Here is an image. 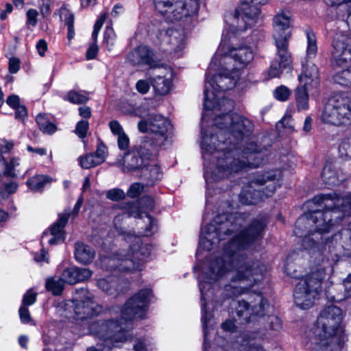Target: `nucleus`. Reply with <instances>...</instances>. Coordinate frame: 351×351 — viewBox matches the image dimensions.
<instances>
[{
  "label": "nucleus",
  "instance_id": "680f3d73",
  "mask_svg": "<svg viewBox=\"0 0 351 351\" xmlns=\"http://www.w3.org/2000/svg\"><path fill=\"white\" fill-rule=\"evenodd\" d=\"M285 272L292 278H297L298 277L293 263H287L285 266Z\"/></svg>",
  "mask_w": 351,
  "mask_h": 351
},
{
  "label": "nucleus",
  "instance_id": "bb28decb",
  "mask_svg": "<svg viewBox=\"0 0 351 351\" xmlns=\"http://www.w3.org/2000/svg\"><path fill=\"white\" fill-rule=\"evenodd\" d=\"M128 211L124 212L122 214L117 215L114 219V227L117 229L119 236L122 238V239L127 241L128 240V235H134L130 232H125L121 227L122 221L130 217L143 218V213H140L138 212H134V210L137 209V206L134 203H128Z\"/></svg>",
  "mask_w": 351,
  "mask_h": 351
},
{
  "label": "nucleus",
  "instance_id": "0eeeda50",
  "mask_svg": "<svg viewBox=\"0 0 351 351\" xmlns=\"http://www.w3.org/2000/svg\"><path fill=\"white\" fill-rule=\"evenodd\" d=\"M130 252L125 250L114 252L111 256L99 254L97 265L104 269L119 270L122 272H132L141 269L144 261L150 256L152 246L142 245L141 239L134 235H128Z\"/></svg>",
  "mask_w": 351,
  "mask_h": 351
},
{
  "label": "nucleus",
  "instance_id": "9d476101",
  "mask_svg": "<svg viewBox=\"0 0 351 351\" xmlns=\"http://www.w3.org/2000/svg\"><path fill=\"white\" fill-rule=\"evenodd\" d=\"M332 46V56L335 64L343 66L351 62V37L336 34ZM334 79L342 86H351V66L337 73Z\"/></svg>",
  "mask_w": 351,
  "mask_h": 351
},
{
  "label": "nucleus",
  "instance_id": "cd10ccee",
  "mask_svg": "<svg viewBox=\"0 0 351 351\" xmlns=\"http://www.w3.org/2000/svg\"><path fill=\"white\" fill-rule=\"evenodd\" d=\"M74 256L77 262L87 265L94 260L95 251L92 247L84 243L77 242L75 244Z\"/></svg>",
  "mask_w": 351,
  "mask_h": 351
},
{
  "label": "nucleus",
  "instance_id": "4c0bfd02",
  "mask_svg": "<svg viewBox=\"0 0 351 351\" xmlns=\"http://www.w3.org/2000/svg\"><path fill=\"white\" fill-rule=\"evenodd\" d=\"M97 285L98 288L108 294L112 295L117 292V281L111 276L99 279Z\"/></svg>",
  "mask_w": 351,
  "mask_h": 351
},
{
  "label": "nucleus",
  "instance_id": "338daca9",
  "mask_svg": "<svg viewBox=\"0 0 351 351\" xmlns=\"http://www.w3.org/2000/svg\"><path fill=\"white\" fill-rule=\"evenodd\" d=\"M15 109V117L18 119H23L27 115V110L25 106H19Z\"/></svg>",
  "mask_w": 351,
  "mask_h": 351
},
{
  "label": "nucleus",
  "instance_id": "c756f323",
  "mask_svg": "<svg viewBox=\"0 0 351 351\" xmlns=\"http://www.w3.org/2000/svg\"><path fill=\"white\" fill-rule=\"evenodd\" d=\"M141 177L147 181V185H154L161 180L162 173L160 167L155 163L147 162V165L143 168Z\"/></svg>",
  "mask_w": 351,
  "mask_h": 351
},
{
  "label": "nucleus",
  "instance_id": "5701e85b",
  "mask_svg": "<svg viewBox=\"0 0 351 351\" xmlns=\"http://www.w3.org/2000/svg\"><path fill=\"white\" fill-rule=\"evenodd\" d=\"M127 60L134 66L142 64L148 65L150 67L157 66L153 51L147 46H139L131 51L127 56Z\"/></svg>",
  "mask_w": 351,
  "mask_h": 351
},
{
  "label": "nucleus",
  "instance_id": "2eb2a0df",
  "mask_svg": "<svg viewBox=\"0 0 351 351\" xmlns=\"http://www.w3.org/2000/svg\"><path fill=\"white\" fill-rule=\"evenodd\" d=\"M319 71L313 63L303 64V72L299 75L300 86L295 90V100L299 110H306L308 107V90L311 87H317L319 80Z\"/></svg>",
  "mask_w": 351,
  "mask_h": 351
},
{
  "label": "nucleus",
  "instance_id": "4468645a",
  "mask_svg": "<svg viewBox=\"0 0 351 351\" xmlns=\"http://www.w3.org/2000/svg\"><path fill=\"white\" fill-rule=\"evenodd\" d=\"M171 128L170 121L158 114L149 115L147 119H143L138 123L139 132H147L153 135V142L151 144L156 147L164 145Z\"/></svg>",
  "mask_w": 351,
  "mask_h": 351
},
{
  "label": "nucleus",
  "instance_id": "37998d69",
  "mask_svg": "<svg viewBox=\"0 0 351 351\" xmlns=\"http://www.w3.org/2000/svg\"><path fill=\"white\" fill-rule=\"evenodd\" d=\"M291 91L285 86H280L274 92V97L281 101L287 100L290 96Z\"/></svg>",
  "mask_w": 351,
  "mask_h": 351
},
{
  "label": "nucleus",
  "instance_id": "f3484780",
  "mask_svg": "<svg viewBox=\"0 0 351 351\" xmlns=\"http://www.w3.org/2000/svg\"><path fill=\"white\" fill-rule=\"evenodd\" d=\"M254 299L250 303L244 300L238 302L236 313L241 323H247L263 316L266 308L269 307L267 300L261 293H254Z\"/></svg>",
  "mask_w": 351,
  "mask_h": 351
},
{
  "label": "nucleus",
  "instance_id": "7c9ffc66",
  "mask_svg": "<svg viewBox=\"0 0 351 351\" xmlns=\"http://www.w3.org/2000/svg\"><path fill=\"white\" fill-rule=\"evenodd\" d=\"M322 178L325 184L329 186L337 185L344 180V177L339 174L331 162H327L324 166Z\"/></svg>",
  "mask_w": 351,
  "mask_h": 351
},
{
  "label": "nucleus",
  "instance_id": "4d7b16f0",
  "mask_svg": "<svg viewBox=\"0 0 351 351\" xmlns=\"http://www.w3.org/2000/svg\"><path fill=\"white\" fill-rule=\"evenodd\" d=\"M149 88V82L145 80H140L136 84V90L141 94L147 93Z\"/></svg>",
  "mask_w": 351,
  "mask_h": 351
},
{
  "label": "nucleus",
  "instance_id": "58836bf2",
  "mask_svg": "<svg viewBox=\"0 0 351 351\" xmlns=\"http://www.w3.org/2000/svg\"><path fill=\"white\" fill-rule=\"evenodd\" d=\"M36 122L40 130L45 134H52L56 131V125L48 120L45 114H38L36 117Z\"/></svg>",
  "mask_w": 351,
  "mask_h": 351
},
{
  "label": "nucleus",
  "instance_id": "2f4dec72",
  "mask_svg": "<svg viewBox=\"0 0 351 351\" xmlns=\"http://www.w3.org/2000/svg\"><path fill=\"white\" fill-rule=\"evenodd\" d=\"M52 178L45 175H36L26 182L27 186L33 192H41L47 184H51Z\"/></svg>",
  "mask_w": 351,
  "mask_h": 351
},
{
  "label": "nucleus",
  "instance_id": "864d4df0",
  "mask_svg": "<svg viewBox=\"0 0 351 351\" xmlns=\"http://www.w3.org/2000/svg\"><path fill=\"white\" fill-rule=\"evenodd\" d=\"M27 16V24L32 27L36 26L37 23V18L38 12L34 9H29L26 13Z\"/></svg>",
  "mask_w": 351,
  "mask_h": 351
},
{
  "label": "nucleus",
  "instance_id": "bf43d9fd",
  "mask_svg": "<svg viewBox=\"0 0 351 351\" xmlns=\"http://www.w3.org/2000/svg\"><path fill=\"white\" fill-rule=\"evenodd\" d=\"M118 136V146L121 149H125L128 147L129 145V138L125 134V132Z\"/></svg>",
  "mask_w": 351,
  "mask_h": 351
},
{
  "label": "nucleus",
  "instance_id": "f03ea898",
  "mask_svg": "<svg viewBox=\"0 0 351 351\" xmlns=\"http://www.w3.org/2000/svg\"><path fill=\"white\" fill-rule=\"evenodd\" d=\"M221 90H210L209 104L205 110H224L214 119L215 134L202 130L201 149L206 183L233 176L263 163L262 154L257 152L256 145L247 143L254 125L247 118L230 113L234 107L232 100L222 97Z\"/></svg>",
  "mask_w": 351,
  "mask_h": 351
},
{
  "label": "nucleus",
  "instance_id": "4be33fe9",
  "mask_svg": "<svg viewBox=\"0 0 351 351\" xmlns=\"http://www.w3.org/2000/svg\"><path fill=\"white\" fill-rule=\"evenodd\" d=\"M155 77L150 78L155 92L160 95L168 94L172 88V70L169 67L159 69Z\"/></svg>",
  "mask_w": 351,
  "mask_h": 351
},
{
  "label": "nucleus",
  "instance_id": "c9c22d12",
  "mask_svg": "<svg viewBox=\"0 0 351 351\" xmlns=\"http://www.w3.org/2000/svg\"><path fill=\"white\" fill-rule=\"evenodd\" d=\"M343 287H344L343 295L337 293L333 294L332 290L328 291V297L334 302H340L351 296V274H350L343 281Z\"/></svg>",
  "mask_w": 351,
  "mask_h": 351
},
{
  "label": "nucleus",
  "instance_id": "e433bc0d",
  "mask_svg": "<svg viewBox=\"0 0 351 351\" xmlns=\"http://www.w3.org/2000/svg\"><path fill=\"white\" fill-rule=\"evenodd\" d=\"M307 47L306 51V56L308 60H312L315 58L318 47L317 45V40L315 34L311 30L306 32Z\"/></svg>",
  "mask_w": 351,
  "mask_h": 351
},
{
  "label": "nucleus",
  "instance_id": "ea45409f",
  "mask_svg": "<svg viewBox=\"0 0 351 351\" xmlns=\"http://www.w3.org/2000/svg\"><path fill=\"white\" fill-rule=\"evenodd\" d=\"M238 342L241 343L239 351H265L261 346L254 342V339L247 335L243 336L241 341Z\"/></svg>",
  "mask_w": 351,
  "mask_h": 351
},
{
  "label": "nucleus",
  "instance_id": "09e8293b",
  "mask_svg": "<svg viewBox=\"0 0 351 351\" xmlns=\"http://www.w3.org/2000/svg\"><path fill=\"white\" fill-rule=\"evenodd\" d=\"M125 195L124 191L119 189L109 190L106 193L107 198L113 201L122 199L125 197Z\"/></svg>",
  "mask_w": 351,
  "mask_h": 351
},
{
  "label": "nucleus",
  "instance_id": "69168bd1",
  "mask_svg": "<svg viewBox=\"0 0 351 351\" xmlns=\"http://www.w3.org/2000/svg\"><path fill=\"white\" fill-rule=\"evenodd\" d=\"M339 149L346 151V155L351 158V138L342 142Z\"/></svg>",
  "mask_w": 351,
  "mask_h": 351
},
{
  "label": "nucleus",
  "instance_id": "aec40b11",
  "mask_svg": "<svg viewBox=\"0 0 351 351\" xmlns=\"http://www.w3.org/2000/svg\"><path fill=\"white\" fill-rule=\"evenodd\" d=\"M185 47V35L182 29L169 28L162 35L161 48L174 57H180Z\"/></svg>",
  "mask_w": 351,
  "mask_h": 351
},
{
  "label": "nucleus",
  "instance_id": "473e14b6",
  "mask_svg": "<svg viewBox=\"0 0 351 351\" xmlns=\"http://www.w3.org/2000/svg\"><path fill=\"white\" fill-rule=\"evenodd\" d=\"M351 197V195L350 194H348V195H346L343 197H339V199H346V198L348 197ZM343 217L346 216V215H351V213L349 214L348 212H343ZM332 240L335 239L336 241H337L338 240H341V245L342 247H351V222H350V228H345V229H343L341 230V232L337 234H335L332 239Z\"/></svg>",
  "mask_w": 351,
  "mask_h": 351
},
{
  "label": "nucleus",
  "instance_id": "20e7f679",
  "mask_svg": "<svg viewBox=\"0 0 351 351\" xmlns=\"http://www.w3.org/2000/svg\"><path fill=\"white\" fill-rule=\"evenodd\" d=\"M308 212L300 217L297 222V228L305 226L308 234L302 239V246L304 250H308L310 255V266H311L312 255L313 251L319 250L324 260L321 252L319 244L315 241L322 239L318 237L324 232H328L339 221L343 218V212L351 213V197L340 199L336 193L320 194L316 195L311 200L306 203Z\"/></svg>",
  "mask_w": 351,
  "mask_h": 351
},
{
  "label": "nucleus",
  "instance_id": "1a4fd4ad",
  "mask_svg": "<svg viewBox=\"0 0 351 351\" xmlns=\"http://www.w3.org/2000/svg\"><path fill=\"white\" fill-rule=\"evenodd\" d=\"M260 5L256 4L255 1L244 0L234 13L227 14L222 37L239 38L242 32L256 24L260 19Z\"/></svg>",
  "mask_w": 351,
  "mask_h": 351
},
{
  "label": "nucleus",
  "instance_id": "b1692460",
  "mask_svg": "<svg viewBox=\"0 0 351 351\" xmlns=\"http://www.w3.org/2000/svg\"><path fill=\"white\" fill-rule=\"evenodd\" d=\"M108 156V148L103 143H99L95 153L86 154L79 158V162L83 169H90L102 164Z\"/></svg>",
  "mask_w": 351,
  "mask_h": 351
},
{
  "label": "nucleus",
  "instance_id": "052dcab7",
  "mask_svg": "<svg viewBox=\"0 0 351 351\" xmlns=\"http://www.w3.org/2000/svg\"><path fill=\"white\" fill-rule=\"evenodd\" d=\"M20 68V62L19 59L12 58L9 60V71L11 73H16Z\"/></svg>",
  "mask_w": 351,
  "mask_h": 351
},
{
  "label": "nucleus",
  "instance_id": "c03bdc74",
  "mask_svg": "<svg viewBox=\"0 0 351 351\" xmlns=\"http://www.w3.org/2000/svg\"><path fill=\"white\" fill-rule=\"evenodd\" d=\"M144 187V185L141 183H133L128 190L127 194L130 197H137L143 193Z\"/></svg>",
  "mask_w": 351,
  "mask_h": 351
},
{
  "label": "nucleus",
  "instance_id": "6e6d98bb",
  "mask_svg": "<svg viewBox=\"0 0 351 351\" xmlns=\"http://www.w3.org/2000/svg\"><path fill=\"white\" fill-rule=\"evenodd\" d=\"M109 127L111 132L116 136H119L124 133L122 126L116 120L110 121Z\"/></svg>",
  "mask_w": 351,
  "mask_h": 351
},
{
  "label": "nucleus",
  "instance_id": "13d9d810",
  "mask_svg": "<svg viewBox=\"0 0 351 351\" xmlns=\"http://www.w3.org/2000/svg\"><path fill=\"white\" fill-rule=\"evenodd\" d=\"M115 34L111 27H107L104 32V40L109 45H113Z\"/></svg>",
  "mask_w": 351,
  "mask_h": 351
},
{
  "label": "nucleus",
  "instance_id": "a878e982",
  "mask_svg": "<svg viewBox=\"0 0 351 351\" xmlns=\"http://www.w3.org/2000/svg\"><path fill=\"white\" fill-rule=\"evenodd\" d=\"M60 276L65 283L74 285L90 278L92 271L87 268L73 266L64 269Z\"/></svg>",
  "mask_w": 351,
  "mask_h": 351
},
{
  "label": "nucleus",
  "instance_id": "412c9836",
  "mask_svg": "<svg viewBox=\"0 0 351 351\" xmlns=\"http://www.w3.org/2000/svg\"><path fill=\"white\" fill-rule=\"evenodd\" d=\"M69 215L68 213L59 215L57 222L54 223L49 231L43 232L41 237V243H47L49 245H57L64 240V232L63 230L66 224Z\"/></svg>",
  "mask_w": 351,
  "mask_h": 351
},
{
  "label": "nucleus",
  "instance_id": "0e129e2a",
  "mask_svg": "<svg viewBox=\"0 0 351 351\" xmlns=\"http://www.w3.org/2000/svg\"><path fill=\"white\" fill-rule=\"evenodd\" d=\"M98 52V47L95 43L91 44L86 51V58L88 60L95 58Z\"/></svg>",
  "mask_w": 351,
  "mask_h": 351
},
{
  "label": "nucleus",
  "instance_id": "9b49d317",
  "mask_svg": "<svg viewBox=\"0 0 351 351\" xmlns=\"http://www.w3.org/2000/svg\"><path fill=\"white\" fill-rule=\"evenodd\" d=\"M156 10L167 20H181L197 12V0H154Z\"/></svg>",
  "mask_w": 351,
  "mask_h": 351
},
{
  "label": "nucleus",
  "instance_id": "6ab92c4d",
  "mask_svg": "<svg viewBox=\"0 0 351 351\" xmlns=\"http://www.w3.org/2000/svg\"><path fill=\"white\" fill-rule=\"evenodd\" d=\"M147 143H145L143 146L136 147L129 152L126 153L123 157L118 158L115 162V165L119 167L123 172H129L137 169L143 170V168L147 165L150 160L152 153L147 148Z\"/></svg>",
  "mask_w": 351,
  "mask_h": 351
},
{
  "label": "nucleus",
  "instance_id": "5fc2aeb1",
  "mask_svg": "<svg viewBox=\"0 0 351 351\" xmlns=\"http://www.w3.org/2000/svg\"><path fill=\"white\" fill-rule=\"evenodd\" d=\"M19 316L21 322L27 324L31 321V316L28 308L23 304L19 308Z\"/></svg>",
  "mask_w": 351,
  "mask_h": 351
},
{
  "label": "nucleus",
  "instance_id": "a18cd8bd",
  "mask_svg": "<svg viewBox=\"0 0 351 351\" xmlns=\"http://www.w3.org/2000/svg\"><path fill=\"white\" fill-rule=\"evenodd\" d=\"M51 0H38V6L43 17H47L51 13Z\"/></svg>",
  "mask_w": 351,
  "mask_h": 351
},
{
  "label": "nucleus",
  "instance_id": "f8f14e48",
  "mask_svg": "<svg viewBox=\"0 0 351 351\" xmlns=\"http://www.w3.org/2000/svg\"><path fill=\"white\" fill-rule=\"evenodd\" d=\"M342 320L343 312L340 308L332 305L326 307L317 318L315 335L346 337Z\"/></svg>",
  "mask_w": 351,
  "mask_h": 351
},
{
  "label": "nucleus",
  "instance_id": "423d86ee",
  "mask_svg": "<svg viewBox=\"0 0 351 351\" xmlns=\"http://www.w3.org/2000/svg\"><path fill=\"white\" fill-rule=\"evenodd\" d=\"M310 272L298 282L294 291L295 304L302 309L311 308L321 291L324 279L333 272V265L324 260L319 250L313 251Z\"/></svg>",
  "mask_w": 351,
  "mask_h": 351
},
{
  "label": "nucleus",
  "instance_id": "c85d7f7f",
  "mask_svg": "<svg viewBox=\"0 0 351 351\" xmlns=\"http://www.w3.org/2000/svg\"><path fill=\"white\" fill-rule=\"evenodd\" d=\"M277 57L272 61L270 68L268 71V75L269 78L279 77L282 71L287 68L290 69L291 64V55L287 50V60L280 56L278 49L276 48Z\"/></svg>",
  "mask_w": 351,
  "mask_h": 351
},
{
  "label": "nucleus",
  "instance_id": "603ef678",
  "mask_svg": "<svg viewBox=\"0 0 351 351\" xmlns=\"http://www.w3.org/2000/svg\"><path fill=\"white\" fill-rule=\"evenodd\" d=\"M37 293L32 289H29L23 296V304L24 306L32 305L36 300Z\"/></svg>",
  "mask_w": 351,
  "mask_h": 351
},
{
  "label": "nucleus",
  "instance_id": "e2e57ef3",
  "mask_svg": "<svg viewBox=\"0 0 351 351\" xmlns=\"http://www.w3.org/2000/svg\"><path fill=\"white\" fill-rule=\"evenodd\" d=\"M36 49L38 54L43 57L45 55V51L47 49V44L46 41L43 39H40L36 43Z\"/></svg>",
  "mask_w": 351,
  "mask_h": 351
},
{
  "label": "nucleus",
  "instance_id": "72a5a7b5",
  "mask_svg": "<svg viewBox=\"0 0 351 351\" xmlns=\"http://www.w3.org/2000/svg\"><path fill=\"white\" fill-rule=\"evenodd\" d=\"M64 282L61 276L58 278H48L45 282V288L47 291L51 292L54 295H60L63 291Z\"/></svg>",
  "mask_w": 351,
  "mask_h": 351
},
{
  "label": "nucleus",
  "instance_id": "ddd939ff",
  "mask_svg": "<svg viewBox=\"0 0 351 351\" xmlns=\"http://www.w3.org/2000/svg\"><path fill=\"white\" fill-rule=\"evenodd\" d=\"M292 13L287 10H279L272 20L273 38L281 56L287 60V48L291 36Z\"/></svg>",
  "mask_w": 351,
  "mask_h": 351
},
{
  "label": "nucleus",
  "instance_id": "a19ab883",
  "mask_svg": "<svg viewBox=\"0 0 351 351\" xmlns=\"http://www.w3.org/2000/svg\"><path fill=\"white\" fill-rule=\"evenodd\" d=\"M64 99L72 104H80L86 102L88 100V97L84 91L71 90L66 95Z\"/></svg>",
  "mask_w": 351,
  "mask_h": 351
},
{
  "label": "nucleus",
  "instance_id": "3c124183",
  "mask_svg": "<svg viewBox=\"0 0 351 351\" xmlns=\"http://www.w3.org/2000/svg\"><path fill=\"white\" fill-rule=\"evenodd\" d=\"M60 19L65 22L66 25L73 23V14L66 8H61L59 10Z\"/></svg>",
  "mask_w": 351,
  "mask_h": 351
},
{
  "label": "nucleus",
  "instance_id": "6e6552de",
  "mask_svg": "<svg viewBox=\"0 0 351 351\" xmlns=\"http://www.w3.org/2000/svg\"><path fill=\"white\" fill-rule=\"evenodd\" d=\"M282 183V173L279 169H272L256 174L249 185L245 186L239 195V199L244 204H255L263 199L271 197Z\"/></svg>",
  "mask_w": 351,
  "mask_h": 351
},
{
  "label": "nucleus",
  "instance_id": "393cba45",
  "mask_svg": "<svg viewBox=\"0 0 351 351\" xmlns=\"http://www.w3.org/2000/svg\"><path fill=\"white\" fill-rule=\"evenodd\" d=\"M346 337L315 335V351H341Z\"/></svg>",
  "mask_w": 351,
  "mask_h": 351
},
{
  "label": "nucleus",
  "instance_id": "dca6fc26",
  "mask_svg": "<svg viewBox=\"0 0 351 351\" xmlns=\"http://www.w3.org/2000/svg\"><path fill=\"white\" fill-rule=\"evenodd\" d=\"M322 119L329 124L346 123L351 119V99L343 97L330 99L324 108Z\"/></svg>",
  "mask_w": 351,
  "mask_h": 351
},
{
  "label": "nucleus",
  "instance_id": "774afa93",
  "mask_svg": "<svg viewBox=\"0 0 351 351\" xmlns=\"http://www.w3.org/2000/svg\"><path fill=\"white\" fill-rule=\"evenodd\" d=\"M13 147H14L13 141H4L0 146V152L2 154L8 153L10 151H11Z\"/></svg>",
  "mask_w": 351,
  "mask_h": 351
},
{
  "label": "nucleus",
  "instance_id": "7ed1b4c3",
  "mask_svg": "<svg viewBox=\"0 0 351 351\" xmlns=\"http://www.w3.org/2000/svg\"><path fill=\"white\" fill-rule=\"evenodd\" d=\"M254 58V51L245 42L234 37H222L206 73L204 93L205 106L210 108V90L225 91L237 84L241 69L246 68Z\"/></svg>",
  "mask_w": 351,
  "mask_h": 351
},
{
  "label": "nucleus",
  "instance_id": "f704fd0d",
  "mask_svg": "<svg viewBox=\"0 0 351 351\" xmlns=\"http://www.w3.org/2000/svg\"><path fill=\"white\" fill-rule=\"evenodd\" d=\"M326 4L336 6L337 13L343 19L348 13H351V0H324Z\"/></svg>",
  "mask_w": 351,
  "mask_h": 351
},
{
  "label": "nucleus",
  "instance_id": "79ce46f5",
  "mask_svg": "<svg viewBox=\"0 0 351 351\" xmlns=\"http://www.w3.org/2000/svg\"><path fill=\"white\" fill-rule=\"evenodd\" d=\"M145 222L148 223V226L145 228L144 231L141 232V234L146 237L152 236L156 231V224L154 219L151 215L145 213Z\"/></svg>",
  "mask_w": 351,
  "mask_h": 351
},
{
  "label": "nucleus",
  "instance_id": "39448f33",
  "mask_svg": "<svg viewBox=\"0 0 351 351\" xmlns=\"http://www.w3.org/2000/svg\"><path fill=\"white\" fill-rule=\"evenodd\" d=\"M152 297L151 289L139 291L127 301L120 319H99L91 323L88 328L90 334L110 348L118 347L130 340L132 338V320L145 316Z\"/></svg>",
  "mask_w": 351,
  "mask_h": 351
},
{
  "label": "nucleus",
  "instance_id": "f257e3e1",
  "mask_svg": "<svg viewBox=\"0 0 351 351\" xmlns=\"http://www.w3.org/2000/svg\"><path fill=\"white\" fill-rule=\"evenodd\" d=\"M246 220L244 213L219 214L214 221L202 228L197 253L210 250L213 245L224 239V236L239 231L228 243L226 249V258H217L209 264L208 271L199 278V288L202 301V322L204 330V351L207 349V322L212 315L206 308V300L213 282L228 274L230 282L225 286L228 297H237L249 293L255 286L260 285L268 271V266L258 260H252L239 251L247 248L262 237L267 226L265 217L254 219L250 224L240 230Z\"/></svg>",
  "mask_w": 351,
  "mask_h": 351
},
{
  "label": "nucleus",
  "instance_id": "de8ad7c7",
  "mask_svg": "<svg viewBox=\"0 0 351 351\" xmlns=\"http://www.w3.org/2000/svg\"><path fill=\"white\" fill-rule=\"evenodd\" d=\"M18 188V185L15 182L6 184L0 190V195L3 198L7 197L9 195L14 193Z\"/></svg>",
  "mask_w": 351,
  "mask_h": 351
},
{
  "label": "nucleus",
  "instance_id": "a211bd4d",
  "mask_svg": "<svg viewBox=\"0 0 351 351\" xmlns=\"http://www.w3.org/2000/svg\"><path fill=\"white\" fill-rule=\"evenodd\" d=\"M93 295L86 289L77 290L72 303L77 319L83 320L98 315L102 307L93 300Z\"/></svg>",
  "mask_w": 351,
  "mask_h": 351
},
{
  "label": "nucleus",
  "instance_id": "49530a36",
  "mask_svg": "<svg viewBox=\"0 0 351 351\" xmlns=\"http://www.w3.org/2000/svg\"><path fill=\"white\" fill-rule=\"evenodd\" d=\"M88 130V122L86 120H82L77 123L75 127V134L81 138L86 136Z\"/></svg>",
  "mask_w": 351,
  "mask_h": 351
},
{
  "label": "nucleus",
  "instance_id": "8fccbe9b",
  "mask_svg": "<svg viewBox=\"0 0 351 351\" xmlns=\"http://www.w3.org/2000/svg\"><path fill=\"white\" fill-rule=\"evenodd\" d=\"M269 328L274 331H279L282 328V322L277 316L269 315L267 317Z\"/></svg>",
  "mask_w": 351,
  "mask_h": 351
}]
</instances>
